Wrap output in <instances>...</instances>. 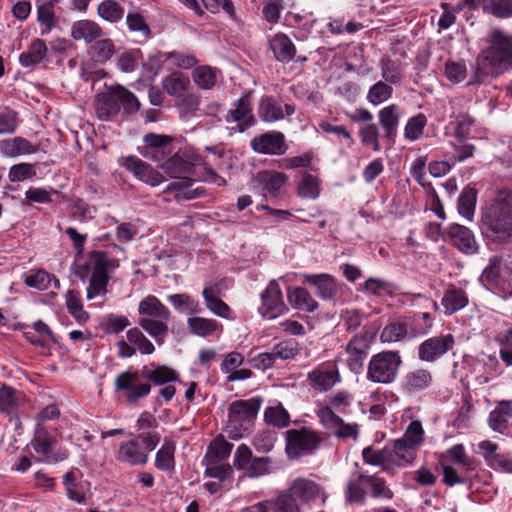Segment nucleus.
Wrapping results in <instances>:
<instances>
[{
	"mask_svg": "<svg viewBox=\"0 0 512 512\" xmlns=\"http://www.w3.org/2000/svg\"><path fill=\"white\" fill-rule=\"evenodd\" d=\"M482 233L488 241L512 240V193L499 195L482 213Z\"/></svg>",
	"mask_w": 512,
	"mask_h": 512,
	"instance_id": "f257e3e1",
	"label": "nucleus"
},
{
	"mask_svg": "<svg viewBox=\"0 0 512 512\" xmlns=\"http://www.w3.org/2000/svg\"><path fill=\"white\" fill-rule=\"evenodd\" d=\"M140 108L138 98L127 88L121 85L107 87L96 94L94 109L101 121L114 119L121 111L125 114L136 113Z\"/></svg>",
	"mask_w": 512,
	"mask_h": 512,
	"instance_id": "f03ea898",
	"label": "nucleus"
},
{
	"mask_svg": "<svg viewBox=\"0 0 512 512\" xmlns=\"http://www.w3.org/2000/svg\"><path fill=\"white\" fill-rule=\"evenodd\" d=\"M119 260L106 251H91L83 264L76 266L75 273L80 278H89V288H106Z\"/></svg>",
	"mask_w": 512,
	"mask_h": 512,
	"instance_id": "7ed1b4c3",
	"label": "nucleus"
},
{
	"mask_svg": "<svg viewBox=\"0 0 512 512\" xmlns=\"http://www.w3.org/2000/svg\"><path fill=\"white\" fill-rule=\"evenodd\" d=\"M261 397L233 401L228 407L229 436L240 439L247 436L262 405Z\"/></svg>",
	"mask_w": 512,
	"mask_h": 512,
	"instance_id": "20e7f679",
	"label": "nucleus"
},
{
	"mask_svg": "<svg viewBox=\"0 0 512 512\" xmlns=\"http://www.w3.org/2000/svg\"><path fill=\"white\" fill-rule=\"evenodd\" d=\"M485 66L498 76L512 68V38L501 30L491 34L490 46L485 55Z\"/></svg>",
	"mask_w": 512,
	"mask_h": 512,
	"instance_id": "39448f33",
	"label": "nucleus"
},
{
	"mask_svg": "<svg viewBox=\"0 0 512 512\" xmlns=\"http://www.w3.org/2000/svg\"><path fill=\"white\" fill-rule=\"evenodd\" d=\"M401 364L402 359L398 352H379L370 358L366 377L373 383H393L397 378Z\"/></svg>",
	"mask_w": 512,
	"mask_h": 512,
	"instance_id": "423d86ee",
	"label": "nucleus"
},
{
	"mask_svg": "<svg viewBox=\"0 0 512 512\" xmlns=\"http://www.w3.org/2000/svg\"><path fill=\"white\" fill-rule=\"evenodd\" d=\"M322 442L319 433L309 427L289 429L285 432V453L290 460L313 454Z\"/></svg>",
	"mask_w": 512,
	"mask_h": 512,
	"instance_id": "0eeeda50",
	"label": "nucleus"
},
{
	"mask_svg": "<svg viewBox=\"0 0 512 512\" xmlns=\"http://www.w3.org/2000/svg\"><path fill=\"white\" fill-rule=\"evenodd\" d=\"M287 489L300 505L324 504L328 497L321 484L306 477L295 478Z\"/></svg>",
	"mask_w": 512,
	"mask_h": 512,
	"instance_id": "6e6552de",
	"label": "nucleus"
},
{
	"mask_svg": "<svg viewBox=\"0 0 512 512\" xmlns=\"http://www.w3.org/2000/svg\"><path fill=\"white\" fill-rule=\"evenodd\" d=\"M251 149L264 155H284L288 150L285 136L280 131H269L253 137Z\"/></svg>",
	"mask_w": 512,
	"mask_h": 512,
	"instance_id": "1a4fd4ad",
	"label": "nucleus"
},
{
	"mask_svg": "<svg viewBox=\"0 0 512 512\" xmlns=\"http://www.w3.org/2000/svg\"><path fill=\"white\" fill-rule=\"evenodd\" d=\"M115 388L117 391H124L128 402L136 403L139 399L147 396L151 390L148 383L140 381L137 372H123L115 379Z\"/></svg>",
	"mask_w": 512,
	"mask_h": 512,
	"instance_id": "9d476101",
	"label": "nucleus"
},
{
	"mask_svg": "<svg viewBox=\"0 0 512 512\" xmlns=\"http://www.w3.org/2000/svg\"><path fill=\"white\" fill-rule=\"evenodd\" d=\"M455 339L451 334L431 337L418 347V357L422 361L434 362L454 348Z\"/></svg>",
	"mask_w": 512,
	"mask_h": 512,
	"instance_id": "9b49d317",
	"label": "nucleus"
},
{
	"mask_svg": "<svg viewBox=\"0 0 512 512\" xmlns=\"http://www.w3.org/2000/svg\"><path fill=\"white\" fill-rule=\"evenodd\" d=\"M319 416L324 426L331 430L332 434L337 438H357L358 425L345 423L341 417L332 411L331 408H322Z\"/></svg>",
	"mask_w": 512,
	"mask_h": 512,
	"instance_id": "f8f14e48",
	"label": "nucleus"
},
{
	"mask_svg": "<svg viewBox=\"0 0 512 512\" xmlns=\"http://www.w3.org/2000/svg\"><path fill=\"white\" fill-rule=\"evenodd\" d=\"M226 121L236 122L237 128L234 130L239 133L255 124L249 94L243 95L236 101L235 107L229 110Z\"/></svg>",
	"mask_w": 512,
	"mask_h": 512,
	"instance_id": "ddd939ff",
	"label": "nucleus"
},
{
	"mask_svg": "<svg viewBox=\"0 0 512 512\" xmlns=\"http://www.w3.org/2000/svg\"><path fill=\"white\" fill-rule=\"evenodd\" d=\"M103 36V28L98 22L91 19L76 20L70 27V37L77 42L92 44Z\"/></svg>",
	"mask_w": 512,
	"mask_h": 512,
	"instance_id": "4468645a",
	"label": "nucleus"
},
{
	"mask_svg": "<svg viewBox=\"0 0 512 512\" xmlns=\"http://www.w3.org/2000/svg\"><path fill=\"white\" fill-rule=\"evenodd\" d=\"M124 167L131 171L139 180L150 186H158L164 181L162 174L135 156L127 157L124 161Z\"/></svg>",
	"mask_w": 512,
	"mask_h": 512,
	"instance_id": "2eb2a0df",
	"label": "nucleus"
},
{
	"mask_svg": "<svg viewBox=\"0 0 512 512\" xmlns=\"http://www.w3.org/2000/svg\"><path fill=\"white\" fill-rule=\"evenodd\" d=\"M258 310L260 315L268 320L282 315L287 310V307L281 290H264L261 293V305Z\"/></svg>",
	"mask_w": 512,
	"mask_h": 512,
	"instance_id": "dca6fc26",
	"label": "nucleus"
},
{
	"mask_svg": "<svg viewBox=\"0 0 512 512\" xmlns=\"http://www.w3.org/2000/svg\"><path fill=\"white\" fill-rule=\"evenodd\" d=\"M386 448L389 451L391 469L409 465L416 458V449L402 438L394 440Z\"/></svg>",
	"mask_w": 512,
	"mask_h": 512,
	"instance_id": "f3484780",
	"label": "nucleus"
},
{
	"mask_svg": "<svg viewBox=\"0 0 512 512\" xmlns=\"http://www.w3.org/2000/svg\"><path fill=\"white\" fill-rule=\"evenodd\" d=\"M258 512H302L299 502L288 491L280 492L276 498L259 503Z\"/></svg>",
	"mask_w": 512,
	"mask_h": 512,
	"instance_id": "a211bd4d",
	"label": "nucleus"
},
{
	"mask_svg": "<svg viewBox=\"0 0 512 512\" xmlns=\"http://www.w3.org/2000/svg\"><path fill=\"white\" fill-rule=\"evenodd\" d=\"M294 112V106L285 104L283 110L282 106L272 97L262 98L259 105V117L267 123L282 120L285 116H291Z\"/></svg>",
	"mask_w": 512,
	"mask_h": 512,
	"instance_id": "6ab92c4d",
	"label": "nucleus"
},
{
	"mask_svg": "<svg viewBox=\"0 0 512 512\" xmlns=\"http://www.w3.org/2000/svg\"><path fill=\"white\" fill-rule=\"evenodd\" d=\"M368 350V341L362 336H355L348 342L346 345L347 363L351 371L358 372L362 369Z\"/></svg>",
	"mask_w": 512,
	"mask_h": 512,
	"instance_id": "aec40b11",
	"label": "nucleus"
},
{
	"mask_svg": "<svg viewBox=\"0 0 512 512\" xmlns=\"http://www.w3.org/2000/svg\"><path fill=\"white\" fill-rule=\"evenodd\" d=\"M311 386L321 392L330 390L341 377L336 367H318L308 374Z\"/></svg>",
	"mask_w": 512,
	"mask_h": 512,
	"instance_id": "412c9836",
	"label": "nucleus"
},
{
	"mask_svg": "<svg viewBox=\"0 0 512 512\" xmlns=\"http://www.w3.org/2000/svg\"><path fill=\"white\" fill-rule=\"evenodd\" d=\"M117 459L131 466L144 465L148 461V453L133 439L120 444Z\"/></svg>",
	"mask_w": 512,
	"mask_h": 512,
	"instance_id": "4be33fe9",
	"label": "nucleus"
},
{
	"mask_svg": "<svg viewBox=\"0 0 512 512\" xmlns=\"http://www.w3.org/2000/svg\"><path fill=\"white\" fill-rule=\"evenodd\" d=\"M433 376L430 370L417 368L408 371L401 381V387L409 393L418 392L430 387Z\"/></svg>",
	"mask_w": 512,
	"mask_h": 512,
	"instance_id": "5701e85b",
	"label": "nucleus"
},
{
	"mask_svg": "<svg viewBox=\"0 0 512 512\" xmlns=\"http://www.w3.org/2000/svg\"><path fill=\"white\" fill-rule=\"evenodd\" d=\"M449 235L454 245L465 254H474L478 250L475 237L470 229L459 224L449 227Z\"/></svg>",
	"mask_w": 512,
	"mask_h": 512,
	"instance_id": "b1692460",
	"label": "nucleus"
},
{
	"mask_svg": "<svg viewBox=\"0 0 512 512\" xmlns=\"http://www.w3.org/2000/svg\"><path fill=\"white\" fill-rule=\"evenodd\" d=\"M426 333L427 329H416V327L412 326L408 328L407 325L403 323H392L383 329L380 338L382 342L391 343L401 341L406 338L417 337Z\"/></svg>",
	"mask_w": 512,
	"mask_h": 512,
	"instance_id": "393cba45",
	"label": "nucleus"
},
{
	"mask_svg": "<svg viewBox=\"0 0 512 512\" xmlns=\"http://www.w3.org/2000/svg\"><path fill=\"white\" fill-rule=\"evenodd\" d=\"M38 147L31 144L27 139L14 137L0 141V152L7 157H17L36 153Z\"/></svg>",
	"mask_w": 512,
	"mask_h": 512,
	"instance_id": "a878e982",
	"label": "nucleus"
},
{
	"mask_svg": "<svg viewBox=\"0 0 512 512\" xmlns=\"http://www.w3.org/2000/svg\"><path fill=\"white\" fill-rule=\"evenodd\" d=\"M269 46L276 60L280 62H289L296 54L295 45L288 36L282 33L274 35L269 41Z\"/></svg>",
	"mask_w": 512,
	"mask_h": 512,
	"instance_id": "bb28decb",
	"label": "nucleus"
},
{
	"mask_svg": "<svg viewBox=\"0 0 512 512\" xmlns=\"http://www.w3.org/2000/svg\"><path fill=\"white\" fill-rule=\"evenodd\" d=\"M378 117L385 132V137L393 142L397 136V128L400 120L399 107L395 104L384 107L379 111Z\"/></svg>",
	"mask_w": 512,
	"mask_h": 512,
	"instance_id": "cd10ccee",
	"label": "nucleus"
},
{
	"mask_svg": "<svg viewBox=\"0 0 512 512\" xmlns=\"http://www.w3.org/2000/svg\"><path fill=\"white\" fill-rule=\"evenodd\" d=\"M48 53V48L44 40L34 39L27 50L20 54L19 63L21 66L30 68L43 61Z\"/></svg>",
	"mask_w": 512,
	"mask_h": 512,
	"instance_id": "c85d7f7f",
	"label": "nucleus"
},
{
	"mask_svg": "<svg viewBox=\"0 0 512 512\" xmlns=\"http://www.w3.org/2000/svg\"><path fill=\"white\" fill-rule=\"evenodd\" d=\"M288 177L278 171H263L258 173L257 181L262 191L272 196H277L279 190L286 184Z\"/></svg>",
	"mask_w": 512,
	"mask_h": 512,
	"instance_id": "c756f323",
	"label": "nucleus"
},
{
	"mask_svg": "<svg viewBox=\"0 0 512 512\" xmlns=\"http://www.w3.org/2000/svg\"><path fill=\"white\" fill-rule=\"evenodd\" d=\"M25 396L21 391L3 385L0 388V412L11 415L23 404Z\"/></svg>",
	"mask_w": 512,
	"mask_h": 512,
	"instance_id": "7c9ffc66",
	"label": "nucleus"
},
{
	"mask_svg": "<svg viewBox=\"0 0 512 512\" xmlns=\"http://www.w3.org/2000/svg\"><path fill=\"white\" fill-rule=\"evenodd\" d=\"M233 444L226 441L222 435H218L208 446L205 460L207 463H220L226 460L232 451Z\"/></svg>",
	"mask_w": 512,
	"mask_h": 512,
	"instance_id": "2f4dec72",
	"label": "nucleus"
},
{
	"mask_svg": "<svg viewBox=\"0 0 512 512\" xmlns=\"http://www.w3.org/2000/svg\"><path fill=\"white\" fill-rule=\"evenodd\" d=\"M168 320L169 318L141 317L139 320V326L154 338L157 344L161 345L163 344L164 338L168 332Z\"/></svg>",
	"mask_w": 512,
	"mask_h": 512,
	"instance_id": "473e14b6",
	"label": "nucleus"
},
{
	"mask_svg": "<svg viewBox=\"0 0 512 512\" xmlns=\"http://www.w3.org/2000/svg\"><path fill=\"white\" fill-rule=\"evenodd\" d=\"M97 15L103 21L115 24L124 17V8L115 0H103L97 5Z\"/></svg>",
	"mask_w": 512,
	"mask_h": 512,
	"instance_id": "72a5a7b5",
	"label": "nucleus"
},
{
	"mask_svg": "<svg viewBox=\"0 0 512 512\" xmlns=\"http://www.w3.org/2000/svg\"><path fill=\"white\" fill-rule=\"evenodd\" d=\"M283 285H288L296 280V283L302 285L309 284L317 288H331L334 286L333 278L328 274L316 275H288L280 279Z\"/></svg>",
	"mask_w": 512,
	"mask_h": 512,
	"instance_id": "f704fd0d",
	"label": "nucleus"
},
{
	"mask_svg": "<svg viewBox=\"0 0 512 512\" xmlns=\"http://www.w3.org/2000/svg\"><path fill=\"white\" fill-rule=\"evenodd\" d=\"M190 85L189 78L181 72L175 71L162 80L163 89L171 96L180 97Z\"/></svg>",
	"mask_w": 512,
	"mask_h": 512,
	"instance_id": "c9c22d12",
	"label": "nucleus"
},
{
	"mask_svg": "<svg viewBox=\"0 0 512 512\" xmlns=\"http://www.w3.org/2000/svg\"><path fill=\"white\" fill-rule=\"evenodd\" d=\"M359 479L360 482H364L365 485L370 487L373 497L388 500L393 498L394 494L383 478L369 475L366 472H359Z\"/></svg>",
	"mask_w": 512,
	"mask_h": 512,
	"instance_id": "e433bc0d",
	"label": "nucleus"
},
{
	"mask_svg": "<svg viewBox=\"0 0 512 512\" xmlns=\"http://www.w3.org/2000/svg\"><path fill=\"white\" fill-rule=\"evenodd\" d=\"M187 326L191 334L200 337L210 336L221 327L216 320L199 316L188 318Z\"/></svg>",
	"mask_w": 512,
	"mask_h": 512,
	"instance_id": "4c0bfd02",
	"label": "nucleus"
},
{
	"mask_svg": "<svg viewBox=\"0 0 512 512\" xmlns=\"http://www.w3.org/2000/svg\"><path fill=\"white\" fill-rule=\"evenodd\" d=\"M478 4L484 13L496 18L512 17V0H479Z\"/></svg>",
	"mask_w": 512,
	"mask_h": 512,
	"instance_id": "58836bf2",
	"label": "nucleus"
},
{
	"mask_svg": "<svg viewBox=\"0 0 512 512\" xmlns=\"http://www.w3.org/2000/svg\"><path fill=\"white\" fill-rule=\"evenodd\" d=\"M66 307L77 323L84 324L89 319L88 312L83 309L82 299L78 290L67 291Z\"/></svg>",
	"mask_w": 512,
	"mask_h": 512,
	"instance_id": "ea45409f",
	"label": "nucleus"
},
{
	"mask_svg": "<svg viewBox=\"0 0 512 512\" xmlns=\"http://www.w3.org/2000/svg\"><path fill=\"white\" fill-rule=\"evenodd\" d=\"M174 453L175 444L171 440L165 439L155 456L156 468L162 471L173 470L175 467Z\"/></svg>",
	"mask_w": 512,
	"mask_h": 512,
	"instance_id": "a19ab883",
	"label": "nucleus"
},
{
	"mask_svg": "<svg viewBox=\"0 0 512 512\" xmlns=\"http://www.w3.org/2000/svg\"><path fill=\"white\" fill-rule=\"evenodd\" d=\"M142 317L150 318H169L167 308L154 296H148L142 300L138 309Z\"/></svg>",
	"mask_w": 512,
	"mask_h": 512,
	"instance_id": "79ce46f5",
	"label": "nucleus"
},
{
	"mask_svg": "<svg viewBox=\"0 0 512 512\" xmlns=\"http://www.w3.org/2000/svg\"><path fill=\"white\" fill-rule=\"evenodd\" d=\"M264 420L267 424L282 429L290 424V415L282 404L278 403L265 409Z\"/></svg>",
	"mask_w": 512,
	"mask_h": 512,
	"instance_id": "37998d69",
	"label": "nucleus"
},
{
	"mask_svg": "<svg viewBox=\"0 0 512 512\" xmlns=\"http://www.w3.org/2000/svg\"><path fill=\"white\" fill-rule=\"evenodd\" d=\"M379 67L384 82L388 84H399L404 78L401 67L387 56L380 59Z\"/></svg>",
	"mask_w": 512,
	"mask_h": 512,
	"instance_id": "c03bdc74",
	"label": "nucleus"
},
{
	"mask_svg": "<svg viewBox=\"0 0 512 512\" xmlns=\"http://www.w3.org/2000/svg\"><path fill=\"white\" fill-rule=\"evenodd\" d=\"M89 53L96 62H106L115 53V44L109 38H99L90 46Z\"/></svg>",
	"mask_w": 512,
	"mask_h": 512,
	"instance_id": "a18cd8bd",
	"label": "nucleus"
},
{
	"mask_svg": "<svg viewBox=\"0 0 512 512\" xmlns=\"http://www.w3.org/2000/svg\"><path fill=\"white\" fill-rule=\"evenodd\" d=\"M192 77L198 87L210 90L217 82V70L208 65L199 66L193 70Z\"/></svg>",
	"mask_w": 512,
	"mask_h": 512,
	"instance_id": "49530a36",
	"label": "nucleus"
},
{
	"mask_svg": "<svg viewBox=\"0 0 512 512\" xmlns=\"http://www.w3.org/2000/svg\"><path fill=\"white\" fill-rule=\"evenodd\" d=\"M467 304L468 298L464 290H447L442 298V305L447 315L463 309Z\"/></svg>",
	"mask_w": 512,
	"mask_h": 512,
	"instance_id": "de8ad7c7",
	"label": "nucleus"
},
{
	"mask_svg": "<svg viewBox=\"0 0 512 512\" xmlns=\"http://www.w3.org/2000/svg\"><path fill=\"white\" fill-rule=\"evenodd\" d=\"M364 462L374 466H380L384 471H390L389 451L386 446L381 450H375L372 447H366L362 451Z\"/></svg>",
	"mask_w": 512,
	"mask_h": 512,
	"instance_id": "09e8293b",
	"label": "nucleus"
},
{
	"mask_svg": "<svg viewBox=\"0 0 512 512\" xmlns=\"http://www.w3.org/2000/svg\"><path fill=\"white\" fill-rule=\"evenodd\" d=\"M287 297L295 309L311 312L317 307L316 301L310 296L308 290H288Z\"/></svg>",
	"mask_w": 512,
	"mask_h": 512,
	"instance_id": "8fccbe9b",
	"label": "nucleus"
},
{
	"mask_svg": "<svg viewBox=\"0 0 512 512\" xmlns=\"http://www.w3.org/2000/svg\"><path fill=\"white\" fill-rule=\"evenodd\" d=\"M55 439L43 427H38L35 431L34 438L31 442L34 450L41 453L45 460L49 458Z\"/></svg>",
	"mask_w": 512,
	"mask_h": 512,
	"instance_id": "3c124183",
	"label": "nucleus"
},
{
	"mask_svg": "<svg viewBox=\"0 0 512 512\" xmlns=\"http://www.w3.org/2000/svg\"><path fill=\"white\" fill-rule=\"evenodd\" d=\"M144 375L156 385L169 384L177 380L176 371L167 366H157L152 370L145 368Z\"/></svg>",
	"mask_w": 512,
	"mask_h": 512,
	"instance_id": "603ef678",
	"label": "nucleus"
},
{
	"mask_svg": "<svg viewBox=\"0 0 512 512\" xmlns=\"http://www.w3.org/2000/svg\"><path fill=\"white\" fill-rule=\"evenodd\" d=\"M476 205V191L472 188H465L458 199V212L471 221Z\"/></svg>",
	"mask_w": 512,
	"mask_h": 512,
	"instance_id": "864d4df0",
	"label": "nucleus"
},
{
	"mask_svg": "<svg viewBox=\"0 0 512 512\" xmlns=\"http://www.w3.org/2000/svg\"><path fill=\"white\" fill-rule=\"evenodd\" d=\"M145 143L144 156L145 157H156L154 153L155 149H167L171 146L172 138L167 135L159 134H146L143 138Z\"/></svg>",
	"mask_w": 512,
	"mask_h": 512,
	"instance_id": "5fc2aeb1",
	"label": "nucleus"
},
{
	"mask_svg": "<svg viewBox=\"0 0 512 512\" xmlns=\"http://www.w3.org/2000/svg\"><path fill=\"white\" fill-rule=\"evenodd\" d=\"M126 24L131 32L140 33L145 38L150 37L151 29L144 16L136 9L130 10L126 15Z\"/></svg>",
	"mask_w": 512,
	"mask_h": 512,
	"instance_id": "6e6d98bb",
	"label": "nucleus"
},
{
	"mask_svg": "<svg viewBox=\"0 0 512 512\" xmlns=\"http://www.w3.org/2000/svg\"><path fill=\"white\" fill-rule=\"evenodd\" d=\"M273 460L270 457L254 456L248 468L245 470L247 477L258 478L272 472Z\"/></svg>",
	"mask_w": 512,
	"mask_h": 512,
	"instance_id": "4d7b16f0",
	"label": "nucleus"
},
{
	"mask_svg": "<svg viewBox=\"0 0 512 512\" xmlns=\"http://www.w3.org/2000/svg\"><path fill=\"white\" fill-rule=\"evenodd\" d=\"M393 93L390 84L384 81H378L370 87L367 93V100L373 105H379L388 100Z\"/></svg>",
	"mask_w": 512,
	"mask_h": 512,
	"instance_id": "13d9d810",
	"label": "nucleus"
},
{
	"mask_svg": "<svg viewBox=\"0 0 512 512\" xmlns=\"http://www.w3.org/2000/svg\"><path fill=\"white\" fill-rule=\"evenodd\" d=\"M25 284L31 288H48L59 286V280L44 270H37L25 277Z\"/></svg>",
	"mask_w": 512,
	"mask_h": 512,
	"instance_id": "bf43d9fd",
	"label": "nucleus"
},
{
	"mask_svg": "<svg viewBox=\"0 0 512 512\" xmlns=\"http://www.w3.org/2000/svg\"><path fill=\"white\" fill-rule=\"evenodd\" d=\"M169 301L176 310L184 314L200 312L199 303L187 294H173L169 296Z\"/></svg>",
	"mask_w": 512,
	"mask_h": 512,
	"instance_id": "052dcab7",
	"label": "nucleus"
},
{
	"mask_svg": "<svg viewBox=\"0 0 512 512\" xmlns=\"http://www.w3.org/2000/svg\"><path fill=\"white\" fill-rule=\"evenodd\" d=\"M213 290H203V296L206 302L207 308L215 315L222 318H232L230 307L223 302L221 299L213 295Z\"/></svg>",
	"mask_w": 512,
	"mask_h": 512,
	"instance_id": "680f3d73",
	"label": "nucleus"
},
{
	"mask_svg": "<svg viewBox=\"0 0 512 512\" xmlns=\"http://www.w3.org/2000/svg\"><path fill=\"white\" fill-rule=\"evenodd\" d=\"M276 439L274 431L262 430L254 435L252 445L259 453H269L273 450Z\"/></svg>",
	"mask_w": 512,
	"mask_h": 512,
	"instance_id": "e2e57ef3",
	"label": "nucleus"
},
{
	"mask_svg": "<svg viewBox=\"0 0 512 512\" xmlns=\"http://www.w3.org/2000/svg\"><path fill=\"white\" fill-rule=\"evenodd\" d=\"M426 124L427 118L424 114L420 113L410 118L404 129L405 138L410 141L418 140L423 135Z\"/></svg>",
	"mask_w": 512,
	"mask_h": 512,
	"instance_id": "0e129e2a",
	"label": "nucleus"
},
{
	"mask_svg": "<svg viewBox=\"0 0 512 512\" xmlns=\"http://www.w3.org/2000/svg\"><path fill=\"white\" fill-rule=\"evenodd\" d=\"M511 416V411L508 405L501 406L490 412L489 426L496 432L504 433L507 428L508 419Z\"/></svg>",
	"mask_w": 512,
	"mask_h": 512,
	"instance_id": "69168bd1",
	"label": "nucleus"
},
{
	"mask_svg": "<svg viewBox=\"0 0 512 512\" xmlns=\"http://www.w3.org/2000/svg\"><path fill=\"white\" fill-rule=\"evenodd\" d=\"M126 336L129 343L136 345L140 353L152 354L154 352L155 347L153 343L138 328L129 329Z\"/></svg>",
	"mask_w": 512,
	"mask_h": 512,
	"instance_id": "338daca9",
	"label": "nucleus"
},
{
	"mask_svg": "<svg viewBox=\"0 0 512 512\" xmlns=\"http://www.w3.org/2000/svg\"><path fill=\"white\" fill-rule=\"evenodd\" d=\"M160 167L170 178H179L188 170L187 163L178 155H170Z\"/></svg>",
	"mask_w": 512,
	"mask_h": 512,
	"instance_id": "774afa93",
	"label": "nucleus"
}]
</instances>
